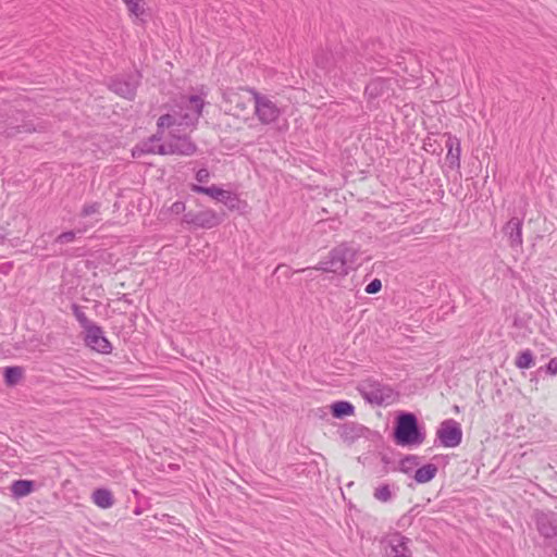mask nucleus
<instances>
[{
	"instance_id": "f257e3e1",
	"label": "nucleus",
	"mask_w": 557,
	"mask_h": 557,
	"mask_svg": "<svg viewBox=\"0 0 557 557\" xmlns=\"http://www.w3.org/2000/svg\"><path fill=\"white\" fill-rule=\"evenodd\" d=\"M393 435L399 446H419L425 440V434L412 412H400L397 416Z\"/></svg>"
},
{
	"instance_id": "9b49d317",
	"label": "nucleus",
	"mask_w": 557,
	"mask_h": 557,
	"mask_svg": "<svg viewBox=\"0 0 557 557\" xmlns=\"http://www.w3.org/2000/svg\"><path fill=\"white\" fill-rule=\"evenodd\" d=\"M190 189L194 193L207 195L220 202H223L230 207H234L237 198L228 190L222 189L215 185L205 187L201 185H191Z\"/></svg>"
},
{
	"instance_id": "c9c22d12",
	"label": "nucleus",
	"mask_w": 557,
	"mask_h": 557,
	"mask_svg": "<svg viewBox=\"0 0 557 557\" xmlns=\"http://www.w3.org/2000/svg\"><path fill=\"white\" fill-rule=\"evenodd\" d=\"M462 437V431L458 423L455 422V447L459 445Z\"/></svg>"
},
{
	"instance_id": "f3484780",
	"label": "nucleus",
	"mask_w": 557,
	"mask_h": 557,
	"mask_svg": "<svg viewBox=\"0 0 557 557\" xmlns=\"http://www.w3.org/2000/svg\"><path fill=\"white\" fill-rule=\"evenodd\" d=\"M34 490L35 482L30 480H15L10 486L12 497L15 499L28 496Z\"/></svg>"
},
{
	"instance_id": "ea45409f",
	"label": "nucleus",
	"mask_w": 557,
	"mask_h": 557,
	"mask_svg": "<svg viewBox=\"0 0 557 557\" xmlns=\"http://www.w3.org/2000/svg\"><path fill=\"white\" fill-rule=\"evenodd\" d=\"M454 410H455V412H457L459 410V408L457 406H455Z\"/></svg>"
},
{
	"instance_id": "6ab92c4d",
	"label": "nucleus",
	"mask_w": 557,
	"mask_h": 557,
	"mask_svg": "<svg viewBox=\"0 0 557 557\" xmlns=\"http://www.w3.org/2000/svg\"><path fill=\"white\" fill-rule=\"evenodd\" d=\"M330 408L332 416L336 419H343L354 414L355 412L354 405L346 400L335 401L330 406Z\"/></svg>"
},
{
	"instance_id": "473e14b6",
	"label": "nucleus",
	"mask_w": 557,
	"mask_h": 557,
	"mask_svg": "<svg viewBox=\"0 0 557 557\" xmlns=\"http://www.w3.org/2000/svg\"><path fill=\"white\" fill-rule=\"evenodd\" d=\"M170 140L166 144H161L160 141L157 145L156 154L166 156V154H173Z\"/></svg>"
},
{
	"instance_id": "6e6552de",
	"label": "nucleus",
	"mask_w": 557,
	"mask_h": 557,
	"mask_svg": "<svg viewBox=\"0 0 557 557\" xmlns=\"http://www.w3.org/2000/svg\"><path fill=\"white\" fill-rule=\"evenodd\" d=\"M85 333V343L88 347L101 354H110L112 351V345L104 336L100 326L94 324Z\"/></svg>"
},
{
	"instance_id": "aec40b11",
	"label": "nucleus",
	"mask_w": 557,
	"mask_h": 557,
	"mask_svg": "<svg viewBox=\"0 0 557 557\" xmlns=\"http://www.w3.org/2000/svg\"><path fill=\"white\" fill-rule=\"evenodd\" d=\"M91 498L94 503L102 509L112 507L114 503L112 493L107 488H97L92 493Z\"/></svg>"
},
{
	"instance_id": "a211bd4d",
	"label": "nucleus",
	"mask_w": 557,
	"mask_h": 557,
	"mask_svg": "<svg viewBox=\"0 0 557 557\" xmlns=\"http://www.w3.org/2000/svg\"><path fill=\"white\" fill-rule=\"evenodd\" d=\"M388 88L387 81L381 77H376L371 79L366 86L364 94L370 98L374 99L384 94V91Z\"/></svg>"
},
{
	"instance_id": "393cba45",
	"label": "nucleus",
	"mask_w": 557,
	"mask_h": 557,
	"mask_svg": "<svg viewBox=\"0 0 557 557\" xmlns=\"http://www.w3.org/2000/svg\"><path fill=\"white\" fill-rule=\"evenodd\" d=\"M515 363L519 369H530L535 363L533 354L529 349L520 352Z\"/></svg>"
},
{
	"instance_id": "e433bc0d",
	"label": "nucleus",
	"mask_w": 557,
	"mask_h": 557,
	"mask_svg": "<svg viewBox=\"0 0 557 557\" xmlns=\"http://www.w3.org/2000/svg\"><path fill=\"white\" fill-rule=\"evenodd\" d=\"M416 460H417L416 456L406 457L405 459L401 460V469L404 471H407V463L413 465V463H416Z\"/></svg>"
},
{
	"instance_id": "7c9ffc66",
	"label": "nucleus",
	"mask_w": 557,
	"mask_h": 557,
	"mask_svg": "<svg viewBox=\"0 0 557 557\" xmlns=\"http://www.w3.org/2000/svg\"><path fill=\"white\" fill-rule=\"evenodd\" d=\"M175 124V117L171 114H163L158 119V132L162 134V128L170 127Z\"/></svg>"
},
{
	"instance_id": "4be33fe9",
	"label": "nucleus",
	"mask_w": 557,
	"mask_h": 557,
	"mask_svg": "<svg viewBox=\"0 0 557 557\" xmlns=\"http://www.w3.org/2000/svg\"><path fill=\"white\" fill-rule=\"evenodd\" d=\"M437 437L446 447H453V420H446L437 431Z\"/></svg>"
},
{
	"instance_id": "7ed1b4c3",
	"label": "nucleus",
	"mask_w": 557,
	"mask_h": 557,
	"mask_svg": "<svg viewBox=\"0 0 557 557\" xmlns=\"http://www.w3.org/2000/svg\"><path fill=\"white\" fill-rule=\"evenodd\" d=\"M141 75L138 71L131 72L113 78L109 88L116 95L132 100L136 96V90L140 84Z\"/></svg>"
},
{
	"instance_id": "1a4fd4ad",
	"label": "nucleus",
	"mask_w": 557,
	"mask_h": 557,
	"mask_svg": "<svg viewBox=\"0 0 557 557\" xmlns=\"http://www.w3.org/2000/svg\"><path fill=\"white\" fill-rule=\"evenodd\" d=\"M534 520L540 534L546 539L557 536V513L553 511L537 510Z\"/></svg>"
},
{
	"instance_id": "f8f14e48",
	"label": "nucleus",
	"mask_w": 557,
	"mask_h": 557,
	"mask_svg": "<svg viewBox=\"0 0 557 557\" xmlns=\"http://www.w3.org/2000/svg\"><path fill=\"white\" fill-rule=\"evenodd\" d=\"M409 542V539L400 534L392 535L385 549V557H411Z\"/></svg>"
},
{
	"instance_id": "0eeeda50",
	"label": "nucleus",
	"mask_w": 557,
	"mask_h": 557,
	"mask_svg": "<svg viewBox=\"0 0 557 557\" xmlns=\"http://www.w3.org/2000/svg\"><path fill=\"white\" fill-rule=\"evenodd\" d=\"M360 391L363 398L373 405H389L394 400L393 391L380 384H370Z\"/></svg>"
},
{
	"instance_id": "c756f323",
	"label": "nucleus",
	"mask_w": 557,
	"mask_h": 557,
	"mask_svg": "<svg viewBox=\"0 0 557 557\" xmlns=\"http://www.w3.org/2000/svg\"><path fill=\"white\" fill-rule=\"evenodd\" d=\"M100 207H101V203L97 202V201L90 202V203H85L82 208L81 216L87 218V216L97 214L100 211Z\"/></svg>"
},
{
	"instance_id": "72a5a7b5",
	"label": "nucleus",
	"mask_w": 557,
	"mask_h": 557,
	"mask_svg": "<svg viewBox=\"0 0 557 557\" xmlns=\"http://www.w3.org/2000/svg\"><path fill=\"white\" fill-rule=\"evenodd\" d=\"M210 173L207 169H200L196 173V180L199 183H207L209 181Z\"/></svg>"
},
{
	"instance_id": "c85d7f7f",
	"label": "nucleus",
	"mask_w": 557,
	"mask_h": 557,
	"mask_svg": "<svg viewBox=\"0 0 557 557\" xmlns=\"http://www.w3.org/2000/svg\"><path fill=\"white\" fill-rule=\"evenodd\" d=\"M86 230L87 228L84 227V228H78L76 232L75 231L63 232L55 238V243H58V244L72 243L75 239L76 233L82 234V233L86 232Z\"/></svg>"
},
{
	"instance_id": "f704fd0d",
	"label": "nucleus",
	"mask_w": 557,
	"mask_h": 557,
	"mask_svg": "<svg viewBox=\"0 0 557 557\" xmlns=\"http://www.w3.org/2000/svg\"><path fill=\"white\" fill-rule=\"evenodd\" d=\"M170 210H171V212H172L173 214H180V213H182V212H184V211H185V203H184V202H182V201H175V202L171 206Z\"/></svg>"
},
{
	"instance_id": "9d476101",
	"label": "nucleus",
	"mask_w": 557,
	"mask_h": 557,
	"mask_svg": "<svg viewBox=\"0 0 557 557\" xmlns=\"http://www.w3.org/2000/svg\"><path fill=\"white\" fill-rule=\"evenodd\" d=\"M183 106L189 111L183 116L186 125H195L202 114L205 100L198 95H191L186 98H182Z\"/></svg>"
},
{
	"instance_id": "f03ea898",
	"label": "nucleus",
	"mask_w": 557,
	"mask_h": 557,
	"mask_svg": "<svg viewBox=\"0 0 557 557\" xmlns=\"http://www.w3.org/2000/svg\"><path fill=\"white\" fill-rule=\"evenodd\" d=\"M356 257V248L347 244H341L333 248L329 256L324 260L320 261L314 269L344 276L347 275L348 271L354 268Z\"/></svg>"
},
{
	"instance_id": "4c0bfd02",
	"label": "nucleus",
	"mask_w": 557,
	"mask_h": 557,
	"mask_svg": "<svg viewBox=\"0 0 557 557\" xmlns=\"http://www.w3.org/2000/svg\"><path fill=\"white\" fill-rule=\"evenodd\" d=\"M548 371H550L552 373H557V358H553L548 362Z\"/></svg>"
},
{
	"instance_id": "423d86ee",
	"label": "nucleus",
	"mask_w": 557,
	"mask_h": 557,
	"mask_svg": "<svg viewBox=\"0 0 557 557\" xmlns=\"http://www.w3.org/2000/svg\"><path fill=\"white\" fill-rule=\"evenodd\" d=\"M183 222L201 228H212L221 223V218L213 210L207 209L198 212L188 211Z\"/></svg>"
},
{
	"instance_id": "2eb2a0df",
	"label": "nucleus",
	"mask_w": 557,
	"mask_h": 557,
	"mask_svg": "<svg viewBox=\"0 0 557 557\" xmlns=\"http://www.w3.org/2000/svg\"><path fill=\"white\" fill-rule=\"evenodd\" d=\"M364 431L366 428L363 425L356 422H348L341 426L338 433L342 441L350 445L362 437Z\"/></svg>"
},
{
	"instance_id": "2f4dec72",
	"label": "nucleus",
	"mask_w": 557,
	"mask_h": 557,
	"mask_svg": "<svg viewBox=\"0 0 557 557\" xmlns=\"http://www.w3.org/2000/svg\"><path fill=\"white\" fill-rule=\"evenodd\" d=\"M381 288L382 282L379 278H374L366 286V293L376 294L381 290Z\"/></svg>"
},
{
	"instance_id": "cd10ccee",
	"label": "nucleus",
	"mask_w": 557,
	"mask_h": 557,
	"mask_svg": "<svg viewBox=\"0 0 557 557\" xmlns=\"http://www.w3.org/2000/svg\"><path fill=\"white\" fill-rule=\"evenodd\" d=\"M123 2L126 4L131 14L136 17L144 15L145 9L143 0H123Z\"/></svg>"
},
{
	"instance_id": "dca6fc26",
	"label": "nucleus",
	"mask_w": 557,
	"mask_h": 557,
	"mask_svg": "<svg viewBox=\"0 0 557 557\" xmlns=\"http://www.w3.org/2000/svg\"><path fill=\"white\" fill-rule=\"evenodd\" d=\"M162 140V134L157 132L146 140L140 141L132 151L133 157L140 158L144 154H156L157 145Z\"/></svg>"
},
{
	"instance_id": "ddd939ff",
	"label": "nucleus",
	"mask_w": 557,
	"mask_h": 557,
	"mask_svg": "<svg viewBox=\"0 0 557 557\" xmlns=\"http://www.w3.org/2000/svg\"><path fill=\"white\" fill-rule=\"evenodd\" d=\"M170 151L178 156H193L197 151L196 144L188 136H172Z\"/></svg>"
},
{
	"instance_id": "5701e85b",
	"label": "nucleus",
	"mask_w": 557,
	"mask_h": 557,
	"mask_svg": "<svg viewBox=\"0 0 557 557\" xmlns=\"http://www.w3.org/2000/svg\"><path fill=\"white\" fill-rule=\"evenodd\" d=\"M22 375L23 369L20 367H7L4 369V381L10 386L17 384Z\"/></svg>"
},
{
	"instance_id": "412c9836",
	"label": "nucleus",
	"mask_w": 557,
	"mask_h": 557,
	"mask_svg": "<svg viewBox=\"0 0 557 557\" xmlns=\"http://www.w3.org/2000/svg\"><path fill=\"white\" fill-rule=\"evenodd\" d=\"M437 472V467L433 463H428L416 470L414 480L418 483H426L431 481Z\"/></svg>"
},
{
	"instance_id": "20e7f679",
	"label": "nucleus",
	"mask_w": 557,
	"mask_h": 557,
	"mask_svg": "<svg viewBox=\"0 0 557 557\" xmlns=\"http://www.w3.org/2000/svg\"><path fill=\"white\" fill-rule=\"evenodd\" d=\"M255 90L252 89H240V90H227L224 92V100L231 106L230 112L234 115H239L245 112L250 104L255 103Z\"/></svg>"
},
{
	"instance_id": "bb28decb",
	"label": "nucleus",
	"mask_w": 557,
	"mask_h": 557,
	"mask_svg": "<svg viewBox=\"0 0 557 557\" xmlns=\"http://www.w3.org/2000/svg\"><path fill=\"white\" fill-rule=\"evenodd\" d=\"M373 496L379 502L387 503L392 499L393 493L388 484H383L375 488Z\"/></svg>"
},
{
	"instance_id": "4468645a",
	"label": "nucleus",
	"mask_w": 557,
	"mask_h": 557,
	"mask_svg": "<svg viewBox=\"0 0 557 557\" xmlns=\"http://www.w3.org/2000/svg\"><path fill=\"white\" fill-rule=\"evenodd\" d=\"M504 233L511 247H520L522 245V220L516 216L511 218L504 226Z\"/></svg>"
},
{
	"instance_id": "b1692460",
	"label": "nucleus",
	"mask_w": 557,
	"mask_h": 557,
	"mask_svg": "<svg viewBox=\"0 0 557 557\" xmlns=\"http://www.w3.org/2000/svg\"><path fill=\"white\" fill-rule=\"evenodd\" d=\"M36 131V127L33 126L32 124L29 123H24L22 125H12V124H9L5 129L3 131V133L5 134V136L8 137H13L17 134H21V133H32V132H35Z\"/></svg>"
},
{
	"instance_id": "a19ab883",
	"label": "nucleus",
	"mask_w": 557,
	"mask_h": 557,
	"mask_svg": "<svg viewBox=\"0 0 557 557\" xmlns=\"http://www.w3.org/2000/svg\"><path fill=\"white\" fill-rule=\"evenodd\" d=\"M0 238H3V235H0Z\"/></svg>"
},
{
	"instance_id": "a878e982",
	"label": "nucleus",
	"mask_w": 557,
	"mask_h": 557,
	"mask_svg": "<svg viewBox=\"0 0 557 557\" xmlns=\"http://www.w3.org/2000/svg\"><path fill=\"white\" fill-rule=\"evenodd\" d=\"M72 311L81 326L84 329V331H86L87 329H89V326L95 324L86 317L85 312L78 305L73 304Z\"/></svg>"
},
{
	"instance_id": "58836bf2",
	"label": "nucleus",
	"mask_w": 557,
	"mask_h": 557,
	"mask_svg": "<svg viewBox=\"0 0 557 557\" xmlns=\"http://www.w3.org/2000/svg\"><path fill=\"white\" fill-rule=\"evenodd\" d=\"M446 148H447V156H446V160L448 161L450 156H453V141H450V139H448L446 141Z\"/></svg>"
},
{
	"instance_id": "39448f33",
	"label": "nucleus",
	"mask_w": 557,
	"mask_h": 557,
	"mask_svg": "<svg viewBox=\"0 0 557 557\" xmlns=\"http://www.w3.org/2000/svg\"><path fill=\"white\" fill-rule=\"evenodd\" d=\"M253 107L255 113L262 124L275 122L281 114V110L270 97L258 92L255 96Z\"/></svg>"
}]
</instances>
